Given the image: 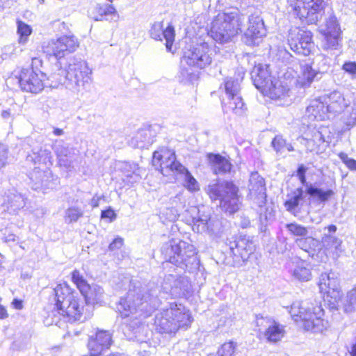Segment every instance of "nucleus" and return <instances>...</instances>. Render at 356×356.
Masks as SVG:
<instances>
[{
	"label": "nucleus",
	"instance_id": "680f3d73",
	"mask_svg": "<svg viewBox=\"0 0 356 356\" xmlns=\"http://www.w3.org/2000/svg\"><path fill=\"white\" fill-rule=\"evenodd\" d=\"M343 69L349 74L356 75V63L346 62L343 65Z\"/></svg>",
	"mask_w": 356,
	"mask_h": 356
},
{
	"label": "nucleus",
	"instance_id": "f03ea898",
	"mask_svg": "<svg viewBox=\"0 0 356 356\" xmlns=\"http://www.w3.org/2000/svg\"><path fill=\"white\" fill-rule=\"evenodd\" d=\"M91 70L87 63L76 58L70 60L67 70L58 68L57 72L51 74L50 79L54 86L59 84L74 92H81L86 90L91 81Z\"/></svg>",
	"mask_w": 356,
	"mask_h": 356
},
{
	"label": "nucleus",
	"instance_id": "e433bc0d",
	"mask_svg": "<svg viewBox=\"0 0 356 356\" xmlns=\"http://www.w3.org/2000/svg\"><path fill=\"white\" fill-rule=\"evenodd\" d=\"M153 143L154 138L149 129L139 131L131 140V144L134 147L140 149L147 148Z\"/></svg>",
	"mask_w": 356,
	"mask_h": 356
},
{
	"label": "nucleus",
	"instance_id": "a19ab883",
	"mask_svg": "<svg viewBox=\"0 0 356 356\" xmlns=\"http://www.w3.org/2000/svg\"><path fill=\"white\" fill-rule=\"evenodd\" d=\"M47 174H49V172L40 170L38 168H35L33 172L31 174L30 179L34 183L35 189L40 188H48L50 187L48 181L49 177Z\"/></svg>",
	"mask_w": 356,
	"mask_h": 356
},
{
	"label": "nucleus",
	"instance_id": "4be33fe9",
	"mask_svg": "<svg viewBox=\"0 0 356 356\" xmlns=\"http://www.w3.org/2000/svg\"><path fill=\"white\" fill-rule=\"evenodd\" d=\"M248 28L244 32V41L252 46L258 44L261 39L266 35V29L263 19L257 14H252L246 17Z\"/></svg>",
	"mask_w": 356,
	"mask_h": 356
},
{
	"label": "nucleus",
	"instance_id": "423d86ee",
	"mask_svg": "<svg viewBox=\"0 0 356 356\" xmlns=\"http://www.w3.org/2000/svg\"><path fill=\"white\" fill-rule=\"evenodd\" d=\"M246 16L238 11L219 14L213 21L209 34L216 42L224 44L242 31Z\"/></svg>",
	"mask_w": 356,
	"mask_h": 356
},
{
	"label": "nucleus",
	"instance_id": "ea45409f",
	"mask_svg": "<svg viewBox=\"0 0 356 356\" xmlns=\"http://www.w3.org/2000/svg\"><path fill=\"white\" fill-rule=\"evenodd\" d=\"M284 334V327L275 321L266 329L264 335L270 342H277L282 339Z\"/></svg>",
	"mask_w": 356,
	"mask_h": 356
},
{
	"label": "nucleus",
	"instance_id": "f3484780",
	"mask_svg": "<svg viewBox=\"0 0 356 356\" xmlns=\"http://www.w3.org/2000/svg\"><path fill=\"white\" fill-rule=\"evenodd\" d=\"M78 47L74 35H63L56 40H51L43 47L44 53L49 58L60 59L74 51Z\"/></svg>",
	"mask_w": 356,
	"mask_h": 356
},
{
	"label": "nucleus",
	"instance_id": "4468645a",
	"mask_svg": "<svg viewBox=\"0 0 356 356\" xmlns=\"http://www.w3.org/2000/svg\"><path fill=\"white\" fill-rule=\"evenodd\" d=\"M213 51L207 43H202L193 47L184 52L181 64L204 69L211 65L213 60Z\"/></svg>",
	"mask_w": 356,
	"mask_h": 356
},
{
	"label": "nucleus",
	"instance_id": "09e8293b",
	"mask_svg": "<svg viewBox=\"0 0 356 356\" xmlns=\"http://www.w3.org/2000/svg\"><path fill=\"white\" fill-rule=\"evenodd\" d=\"M99 16L94 17L96 21H102L104 19V16L113 15L118 17L115 8L109 4L98 5L97 7Z\"/></svg>",
	"mask_w": 356,
	"mask_h": 356
},
{
	"label": "nucleus",
	"instance_id": "3c124183",
	"mask_svg": "<svg viewBox=\"0 0 356 356\" xmlns=\"http://www.w3.org/2000/svg\"><path fill=\"white\" fill-rule=\"evenodd\" d=\"M236 343L229 341L223 343L217 351V356H234Z\"/></svg>",
	"mask_w": 356,
	"mask_h": 356
},
{
	"label": "nucleus",
	"instance_id": "2eb2a0df",
	"mask_svg": "<svg viewBox=\"0 0 356 356\" xmlns=\"http://www.w3.org/2000/svg\"><path fill=\"white\" fill-rule=\"evenodd\" d=\"M198 209L197 216L192 220V229L197 233H207L213 237H220L222 233L221 222L215 218H211L209 209L207 211Z\"/></svg>",
	"mask_w": 356,
	"mask_h": 356
},
{
	"label": "nucleus",
	"instance_id": "0eeeda50",
	"mask_svg": "<svg viewBox=\"0 0 356 356\" xmlns=\"http://www.w3.org/2000/svg\"><path fill=\"white\" fill-rule=\"evenodd\" d=\"M289 313L297 323H302L305 330L321 332L327 322L323 318V309L321 305H314L306 301H296L291 306Z\"/></svg>",
	"mask_w": 356,
	"mask_h": 356
},
{
	"label": "nucleus",
	"instance_id": "5fc2aeb1",
	"mask_svg": "<svg viewBox=\"0 0 356 356\" xmlns=\"http://www.w3.org/2000/svg\"><path fill=\"white\" fill-rule=\"evenodd\" d=\"M179 79L181 82L192 81L196 76V74L192 70H188L183 67H181Z\"/></svg>",
	"mask_w": 356,
	"mask_h": 356
},
{
	"label": "nucleus",
	"instance_id": "c756f323",
	"mask_svg": "<svg viewBox=\"0 0 356 356\" xmlns=\"http://www.w3.org/2000/svg\"><path fill=\"white\" fill-rule=\"evenodd\" d=\"M301 75L299 83L302 87H309L314 81L322 78L321 70L318 71L312 64L304 63L300 64Z\"/></svg>",
	"mask_w": 356,
	"mask_h": 356
},
{
	"label": "nucleus",
	"instance_id": "c9c22d12",
	"mask_svg": "<svg viewBox=\"0 0 356 356\" xmlns=\"http://www.w3.org/2000/svg\"><path fill=\"white\" fill-rule=\"evenodd\" d=\"M307 264L303 260H298L294 266L291 268L290 273L292 277L300 282H307L312 278V273Z\"/></svg>",
	"mask_w": 356,
	"mask_h": 356
},
{
	"label": "nucleus",
	"instance_id": "052dcab7",
	"mask_svg": "<svg viewBox=\"0 0 356 356\" xmlns=\"http://www.w3.org/2000/svg\"><path fill=\"white\" fill-rule=\"evenodd\" d=\"M273 321L271 320V318H264L263 316H259V315L257 316L256 317V325L257 327H265V328H268V326H269V324H272L273 323Z\"/></svg>",
	"mask_w": 356,
	"mask_h": 356
},
{
	"label": "nucleus",
	"instance_id": "c03bdc74",
	"mask_svg": "<svg viewBox=\"0 0 356 356\" xmlns=\"http://www.w3.org/2000/svg\"><path fill=\"white\" fill-rule=\"evenodd\" d=\"M83 215L81 209L76 207H71L65 211V221L70 224L76 222Z\"/></svg>",
	"mask_w": 356,
	"mask_h": 356
},
{
	"label": "nucleus",
	"instance_id": "774afa93",
	"mask_svg": "<svg viewBox=\"0 0 356 356\" xmlns=\"http://www.w3.org/2000/svg\"><path fill=\"white\" fill-rule=\"evenodd\" d=\"M307 170V168L304 165H299L296 171L297 176L305 175Z\"/></svg>",
	"mask_w": 356,
	"mask_h": 356
},
{
	"label": "nucleus",
	"instance_id": "de8ad7c7",
	"mask_svg": "<svg viewBox=\"0 0 356 356\" xmlns=\"http://www.w3.org/2000/svg\"><path fill=\"white\" fill-rule=\"evenodd\" d=\"M31 33L32 29L29 25L22 21L17 22V33L19 35V42L20 44H25Z\"/></svg>",
	"mask_w": 356,
	"mask_h": 356
},
{
	"label": "nucleus",
	"instance_id": "f257e3e1",
	"mask_svg": "<svg viewBox=\"0 0 356 356\" xmlns=\"http://www.w3.org/2000/svg\"><path fill=\"white\" fill-rule=\"evenodd\" d=\"M158 287L140 285L133 286L129 289L127 296L122 298L118 309L122 318L129 317L138 312H149L159 305Z\"/></svg>",
	"mask_w": 356,
	"mask_h": 356
},
{
	"label": "nucleus",
	"instance_id": "338daca9",
	"mask_svg": "<svg viewBox=\"0 0 356 356\" xmlns=\"http://www.w3.org/2000/svg\"><path fill=\"white\" fill-rule=\"evenodd\" d=\"M3 239L6 243L16 242L18 237L13 234H8V235H6Z\"/></svg>",
	"mask_w": 356,
	"mask_h": 356
},
{
	"label": "nucleus",
	"instance_id": "4d7b16f0",
	"mask_svg": "<svg viewBox=\"0 0 356 356\" xmlns=\"http://www.w3.org/2000/svg\"><path fill=\"white\" fill-rule=\"evenodd\" d=\"M339 156L350 170L356 171V160L349 158L344 152H341Z\"/></svg>",
	"mask_w": 356,
	"mask_h": 356
},
{
	"label": "nucleus",
	"instance_id": "a18cd8bd",
	"mask_svg": "<svg viewBox=\"0 0 356 356\" xmlns=\"http://www.w3.org/2000/svg\"><path fill=\"white\" fill-rule=\"evenodd\" d=\"M178 174L183 175L184 186L190 191H196L200 189L197 180L186 168V171L179 172Z\"/></svg>",
	"mask_w": 356,
	"mask_h": 356
},
{
	"label": "nucleus",
	"instance_id": "79ce46f5",
	"mask_svg": "<svg viewBox=\"0 0 356 356\" xmlns=\"http://www.w3.org/2000/svg\"><path fill=\"white\" fill-rule=\"evenodd\" d=\"M303 193L302 188H298L289 195V199L284 202L286 211L293 213L296 210L300 202L303 199Z\"/></svg>",
	"mask_w": 356,
	"mask_h": 356
},
{
	"label": "nucleus",
	"instance_id": "864d4df0",
	"mask_svg": "<svg viewBox=\"0 0 356 356\" xmlns=\"http://www.w3.org/2000/svg\"><path fill=\"white\" fill-rule=\"evenodd\" d=\"M163 26L162 22H154L149 31L150 35L156 40H162Z\"/></svg>",
	"mask_w": 356,
	"mask_h": 356
},
{
	"label": "nucleus",
	"instance_id": "412c9836",
	"mask_svg": "<svg viewBox=\"0 0 356 356\" xmlns=\"http://www.w3.org/2000/svg\"><path fill=\"white\" fill-rule=\"evenodd\" d=\"M162 288L166 293H170L175 298H187L192 293L191 284L185 276L176 277L168 275L164 280Z\"/></svg>",
	"mask_w": 356,
	"mask_h": 356
},
{
	"label": "nucleus",
	"instance_id": "9b49d317",
	"mask_svg": "<svg viewBox=\"0 0 356 356\" xmlns=\"http://www.w3.org/2000/svg\"><path fill=\"white\" fill-rule=\"evenodd\" d=\"M226 97L222 99V106L225 112L232 111L241 115L245 111V104L240 95L241 86L238 79L228 78L224 83Z\"/></svg>",
	"mask_w": 356,
	"mask_h": 356
},
{
	"label": "nucleus",
	"instance_id": "6e6552de",
	"mask_svg": "<svg viewBox=\"0 0 356 356\" xmlns=\"http://www.w3.org/2000/svg\"><path fill=\"white\" fill-rule=\"evenodd\" d=\"M207 192L212 200H219L220 207L225 213L233 214L241 205L238 195V188L229 181L210 183Z\"/></svg>",
	"mask_w": 356,
	"mask_h": 356
},
{
	"label": "nucleus",
	"instance_id": "b1692460",
	"mask_svg": "<svg viewBox=\"0 0 356 356\" xmlns=\"http://www.w3.org/2000/svg\"><path fill=\"white\" fill-rule=\"evenodd\" d=\"M325 102L327 105L329 113L339 114L347 108L351 103L350 97L339 91L334 90L325 95Z\"/></svg>",
	"mask_w": 356,
	"mask_h": 356
},
{
	"label": "nucleus",
	"instance_id": "7ed1b4c3",
	"mask_svg": "<svg viewBox=\"0 0 356 356\" xmlns=\"http://www.w3.org/2000/svg\"><path fill=\"white\" fill-rule=\"evenodd\" d=\"M54 291L58 314L65 321L83 322L92 316L91 311L87 307L84 308L83 302L74 296L67 284H58Z\"/></svg>",
	"mask_w": 356,
	"mask_h": 356
},
{
	"label": "nucleus",
	"instance_id": "7c9ffc66",
	"mask_svg": "<svg viewBox=\"0 0 356 356\" xmlns=\"http://www.w3.org/2000/svg\"><path fill=\"white\" fill-rule=\"evenodd\" d=\"M207 157L214 174L224 175L231 171L232 165L226 157L213 153L209 154Z\"/></svg>",
	"mask_w": 356,
	"mask_h": 356
},
{
	"label": "nucleus",
	"instance_id": "e2e57ef3",
	"mask_svg": "<svg viewBox=\"0 0 356 356\" xmlns=\"http://www.w3.org/2000/svg\"><path fill=\"white\" fill-rule=\"evenodd\" d=\"M123 245V239L122 238L118 237L115 238L111 243H110L108 246V249L111 251H114L120 249Z\"/></svg>",
	"mask_w": 356,
	"mask_h": 356
},
{
	"label": "nucleus",
	"instance_id": "5701e85b",
	"mask_svg": "<svg viewBox=\"0 0 356 356\" xmlns=\"http://www.w3.org/2000/svg\"><path fill=\"white\" fill-rule=\"evenodd\" d=\"M227 245L229 248V254L233 257L234 261L238 264L246 261L255 250V245L252 241L245 236L237 238L234 241H229Z\"/></svg>",
	"mask_w": 356,
	"mask_h": 356
},
{
	"label": "nucleus",
	"instance_id": "13d9d810",
	"mask_svg": "<svg viewBox=\"0 0 356 356\" xmlns=\"http://www.w3.org/2000/svg\"><path fill=\"white\" fill-rule=\"evenodd\" d=\"M314 138L312 140L311 139H306L302 138V140L305 142L304 145L307 147L309 149V145L311 143H316L318 145H320L321 143L324 142V139L323 138V135L320 131H316L314 134Z\"/></svg>",
	"mask_w": 356,
	"mask_h": 356
},
{
	"label": "nucleus",
	"instance_id": "1a4fd4ad",
	"mask_svg": "<svg viewBox=\"0 0 356 356\" xmlns=\"http://www.w3.org/2000/svg\"><path fill=\"white\" fill-rule=\"evenodd\" d=\"M249 193L247 197L256 204L259 210V220L262 225H266L273 217V209L266 207V193L264 179L257 172H252L248 184Z\"/></svg>",
	"mask_w": 356,
	"mask_h": 356
},
{
	"label": "nucleus",
	"instance_id": "a878e982",
	"mask_svg": "<svg viewBox=\"0 0 356 356\" xmlns=\"http://www.w3.org/2000/svg\"><path fill=\"white\" fill-rule=\"evenodd\" d=\"M26 200L22 194L14 190L6 195L2 207L10 214H16L25 207Z\"/></svg>",
	"mask_w": 356,
	"mask_h": 356
},
{
	"label": "nucleus",
	"instance_id": "6e6d98bb",
	"mask_svg": "<svg viewBox=\"0 0 356 356\" xmlns=\"http://www.w3.org/2000/svg\"><path fill=\"white\" fill-rule=\"evenodd\" d=\"M345 124L348 127V129L356 124V99L354 101L353 104L351 106V111L349 113Z\"/></svg>",
	"mask_w": 356,
	"mask_h": 356
},
{
	"label": "nucleus",
	"instance_id": "58836bf2",
	"mask_svg": "<svg viewBox=\"0 0 356 356\" xmlns=\"http://www.w3.org/2000/svg\"><path fill=\"white\" fill-rule=\"evenodd\" d=\"M338 307H340L346 313H351L356 311V284L347 292L345 297L337 302Z\"/></svg>",
	"mask_w": 356,
	"mask_h": 356
},
{
	"label": "nucleus",
	"instance_id": "9d476101",
	"mask_svg": "<svg viewBox=\"0 0 356 356\" xmlns=\"http://www.w3.org/2000/svg\"><path fill=\"white\" fill-rule=\"evenodd\" d=\"M293 14L302 22L315 24L325 13L326 3L323 0H289Z\"/></svg>",
	"mask_w": 356,
	"mask_h": 356
},
{
	"label": "nucleus",
	"instance_id": "c85d7f7f",
	"mask_svg": "<svg viewBox=\"0 0 356 356\" xmlns=\"http://www.w3.org/2000/svg\"><path fill=\"white\" fill-rule=\"evenodd\" d=\"M252 79L255 87L261 91L266 90V87L270 86L274 80L270 74L268 67H264L261 65L254 67L252 72Z\"/></svg>",
	"mask_w": 356,
	"mask_h": 356
},
{
	"label": "nucleus",
	"instance_id": "8fccbe9b",
	"mask_svg": "<svg viewBox=\"0 0 356 356\" xmlns=\"http://www.w3.org/2000/svg\"><path fill=\"white\" fill-rule=\"evenodd\" d=\"M286 228L290 232V234L296 236H299L300 238L306 236L308 234L307 227L296 222L286 224Z\"/></svg>",
	"mask_w": 356,
	"mask_h": 356
},
{
	"label": "nucleus",
	"instance_id": "393cba45",
	"mask_svg": "<svg viewBox=\"0 0 356 356\" xmlns=\"http://www.w3.org/2000/svg\"><path fill=\"white\" fill-rule=\"evenodd\" d=\"M53 149L58 160L60 166L70 171L74 168L72 157L74 154V149L69 147L63 140H56Z\"/></svg>",
	"mask_w": 356,
	"mask_h": 356
},
{
	"label": "nucleus",
	"instance_id": "69168bd1",
	"mask_svg": "<svg viewBox=\"0 0 356 356\" xmlns=\"http://www.w3.org/2000/svg\"><path fill=\"white\" fill-rule=\"evenodd\" d=\"M279 55L280 56H282L283 59H284L286 63H290V59L292 58V56L286 49H280Z\"/></svg>",
	"mask_w": 356,
	"mask_h": 356
},
{
	"label": "nucleus",
	"instance_id": "bf43d9fd",
	"mask_svg": "<svg viewBox=\"0 0 356 356\" xmlns=\"http://www.w3.org/2000/svg\"><path fill=\"white\" fill-rule=\"evenodd\" d=\"M8 147L6 145L0 143V169L6 165L8 159Z\"/></svg>",
	"mask_w": 356,
	"mask_h": 356
},
{
	"label": "nucleus",
	"instance_id": "49530a36",
	"mask_svg": "<svg viewBox=\"0 0 356 356\" xmlns=\"http://www.w3.org/2000/svg\"><path fill=\"white\" fill-rule=\"evenodd\" d=\"M330 60L331 58L328 55L321 54L316 56L312 65H315L316 63H317L316 69L318 71L321 70V75L323 76L329 69Z\"/></svg>",
	"mask_w": 356,
	"mask_h": 356
},
{
	"label": "nucleus",
	"instance_id": "2f4dec72",
	"mask_svg": "<svg viewBox=\"0 0 356 356\" xmlns=\"http://www.w3.org/2000/svg\"><path fill=\"white\" fill-rule=\"evenodd\" d=\"M296 244L299 248L308 253L311 257H314L322 249L321 241L312 236H304L295 240Z\"/></svg>",
	"mask_w": 356,
	"mask_h": 356
},
{
	"label": "nucleus",
	"instance_id": "f704fd0d",
	"mask_svg": "<svg viewBox=\"0 0 356 356\" xmlns=\"http://www.w3.org/2000/svg\"><path fill=\"white\" fill-rule=\"evenodd\" d=\"M319 286L321 290H324L328 294L331 293L339 294V280L333 272L321 275Z\"/></svg>",
	"mask_w": 356,
	"mask_h": 356
},
{
	"label": "nucleus",
	"instance_id": "a211bd4d",
	"mask_svg": "<svg viewBox=\"0 0 356 356\" xmlns=\"http://www.w3.org/2000/svg\"><path fill=\"white\" fill-rule=\"evenodd\" d=\"M152 164L154 166L159 165L160 171L163 176L186 171V167L177 161L175 153L167 149L154 152Z\"/></svg>",
	"mask_w": 356,
	"mask_h": 356
},
{
	"label": "nucleus",
	"instance_id": "39448f33",
	"mask_svg": "<svg viewBox=\"0 0 356 356\" xmlns=\"http://www.w3.org/2000/svg\"><path fill=\"white\" fill-rule=\"evenodd\" d=\"M192 321L189 311L183 305L171 302L169 307L156 314L154 325L159 332L171 334L179 328H188Z\"/></svg>",
	"mask_w": 356,
	"mask_h": 356
},
{
	"label": "nucleus",
	"instance_id": "ddd939ff",
	"mask_svg": "<svg viewBox=\"0 0 356 356\" xmlns=\"http://www.w3.org/2000/svg\"><path fill=\"white\" fill-rule=\"evenodd\" d=\"M72 280L85 298L86 306L92 314L93 305L103 302L104 290L97 285L88 284L83 276L77 270L72 273Z\"/></svg>",
	"mask_w": 356,
	"mask_h": 356
},
{
	"label": "nucleus",
	"instance_id": "f8f14e48",
	"mask_svg": "<svg viewBox=\"0 0 356 356\" xmlns=\"http://www.w3.org/2000/svg\"><path fill=\"white\" fill-rule=\"evenodd\" d=\"M46 80H50V86L55 87L54 83L52 86V79L50 76L47 78L46 74L42 71L34 69L33 67L31 68H24L21 70L19 83L22 90L31 92L33 94H38L43 90L47 83H45Z\"/></svg>",
	"mask_w": 356,
	"mask_h": 356
},
{
	"label": "nucleus",
	"instance_id": "0e129e2a",
	"mask_svg": "<svg viewBox=\"0 0 356 356\" xmlns=\"http://www.w3.org/2000/svg\"><path fill=\"white\" fill-rule=\"evenodd\" d=\"M102 218H109L111 221L113 220L116 218V215L113 210L109 209L102 211Z\"/></svg>",
	"mask_w": 356,
	"mask_h": 356
},
{
	"label": "nucleus",
	"instance_id": "603ef678",
	"mask_svg": "<svg viewBox=\"0 0 356 356\" xmlns=\"http://www.w3.org/2000/svg\"><path fill=\"white\" fill-rule=\"evenodd\" d=\"M163 38L166 40L165 47L168 51H170L175 39V29L172 25H169L165 29H163Z\"/></svg>",
	"mask_w": 356,
	"mask_h": 356
},
{
	"label": "nucleus",
	"instance_id": "37998d69",
	"mask_svg": "<svg viewBox=\"0 0 356 356\" xmlns=\"http://www.w3.org/2000/svg\"><path fill=\"white\" fill-rule=\"evenodd\" d=\"M271 145L277 153H282L285 149L289 152L293 151L292 145L287 143L286 140L280 135H277L273 138Z\"/></svg>",
	"mask_w": 356,
	"mask_h": 356
},
{
	"label": "nucleus",
	"instance_id": "cd10ccee",
	"mask_svg": "<svg viewBox=\"0 0 356 356\" xmlns=\"http://www.w3.org/2000/svg\"><path fill=\"white\" fill-rule=\"evenodd\" d=\"M327 232L324 233L322 238L321 244L326 250L339 255V252H341L342 241L337 238L334 234L337 230V227L334 225H330L327 227Z\"/></svg>",
	"mask_w": 356,
	"mask_h": 356
},
{
	"label": "nucleus",
	"instance_id": "72a5a7b5",
	"mask_svg": "<svg viewBox=\"0 0 356 356\" xmlns=\"http://www.w3.org/2000/svg\"><path fill=\"white\" fill-rule=\"evenodd\" d=\"M307 113L314 117V119L322 120L329 113L327 105L325 102V96L321 98L312 99L306 108Z\"/></svg>",
	"mask_w": 356,
	"mask_h": 356
},
{
	"label": "nucleus",
	"instance_id": "473e14b6",
	"mask_svg": "<svg viewBox=\"0 0 356 356\" xmlns=\"http://www.w3.org/2000/svg\"><path fill=\"white\" fill-rule=\"evenodd\" d=\"M51 159V153L46 148H43L41 145L33 147L31 153L26 156V161L33 164H45L50 162Z\"/></svg>",
	"mask_w": 356,
	"mask_h": 356
},
{
	"label": "nucleus",
	"instance_id": "bb28decb",
	"mask_svg": "<svg viewBox=\"0 0 356 356\" xmlns=\"http://www.w3.org/2000/svg\"><path fill=\"white\" fill-rule=\"evenodd\" d=\"M305 193L309 196L310 200L318 203H325L329 201L335 193L332 188L321 187L318 183H313L312 185L307 186Z\"/></svg>",
	"mask_w": 356,
	"mask_h": 356
},
{
	"label": "nucleus",
	"instance_id": "20e7f679",
	"mask_svg": "<svg viewBox=\"0 0 356 356\" xmlns=\"http://www.w3.org/2000/svg\"><path fill=\"white\" fill-rule=\"evenodd\" d=\"M161 252L167 261L185 271L193 272L199 268L196 250L186 241L171 240L162 246Z\"/></svg>",
	"mask_w": 356,
	"mask_h": 356
},
{
	"label": "nucleus",
	"instance_id": "dca6fc26",
	"mask_svg": "<svg viewBox=\"0 0 356 356\" xmlns=\"http://www.w3.org/2000/svg\"><path fill=\"white\" fill-rule=\"evenodd\" d=\"M78 47L74 35H63L56 40H51L43 47L44 53L49 58L60 59L74 51Z\"/></svg>",
	"mask_w": 356,
	"mask_h": 356
},
{
	"label": "nucleus",
	"instance_id": "aec40b11",
	"mask_svg": "<svg viewBox=\"0 0 356 356\" xmlns=\"http://www.w3.org/2000/svg\"><path fill=\"white\" fill-rule=\"evenodd\" d=\"M288 42L293 52L303 56L309 55L314 47L312 33L298 28L290 31Z\"/></svg>",
	"mask_w": 356,
	"mask_h": 356
},
{
	"label": "nucleus",
	"instance_id": "4c0bfd02",
	"mask_svg": "<svg viewBox=\"0 0 356 356\" xmlns=\"http://www.w3.org/2000/svg\"><path fill=\"white\" fill-rule=\"evenodd\" d=\"M273 99H281L286 95L289 88L282 85L281 82L274 78L270 86L261 91Z\"/></svg>",
	"mask_w": 356,
	"mask_h": 356
},
{
	"label": "nucleus",
	"instance_id": "6ab92c4d",
	"mask_svg": "<svg viewBox=\"0 0 356 356\" xmlns=\"http://www.w3.org/2000/svg\"><path fill=\"white\" fill-rule=\"evenodd\" d=\"M320 32L324 37L321 48L327 52L336 50L339 46L341 30L337 17L332 13L325 18L324 24L320 26Z\"/></svg>",
	"mask_w": 356,
	"mask_h": 356
}]
</instances>
